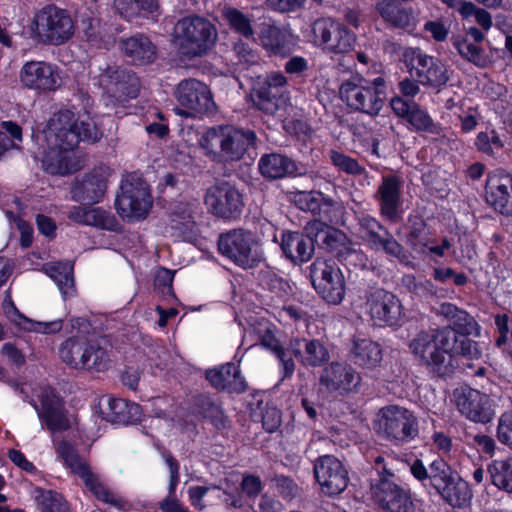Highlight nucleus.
I'll return each instance as SVG.
<instances>
[{"instance_id":"obj_1","label":"nucleus","mask_w":512,"mask_h":512,"mask_svg":"<svg viewBox=\"0 0 512 512\" xmlns=\"http://www.w3.org/2000/svg\"><path fill=\"white\" fill-rule=\"evenodd\" d=\"M103 136L95 119L89 113L75 117L69 110L59 111L49 120L44 130L42 166L51 174L65 175L81 168L75 148L80 141L95 143Z\"/></svg>"},{"instance_id":"obj_2","label":"nucleus","mask_w":512,"mask_h":512,"mask_svg":"<svg viewBox=\"0 0 512 512\" xmlns=\"http://www.w3.org/2000/svg\"><path fill=\"white\" fill-rule=\"evenodd\" d=\"M393 462L389 455L373 458L379 479L371 483L372 499L385 512H415L409 489L396 482Z\"/></svg>"},{"instance_id":"obj_3","label":"nucleus","mask_w":512,"mask_h":512,"mask_svg":"<svg viewBox=\"0 0 512 512\" xmlns=\"http://www.w3.org/2000/svg\"><path fill=\"white\" fill-rule=\"evenodd\" d=\"M255 140L256 135L251 130L217 126L208 129L198 142L205 154L213 160L237 161L255 144Z\"/></svg>"},{"instance_id":"obj_4","label":"nucleus","mask_w":512,"mask_h":512,"mask_svg":"<svg viewBox=\"0 0 512 512\" xmlns=\"http://www.w3.org/2000/svg\"><path fill=\"white\" fill-rule=\"evenodd\" d=\"M56 453L63 461L64 465L69 468L73 474L81 478L85 487L97 500L109 504L118 510L124 511L129 508L128 501L111 490L72 445L66 441H61L56 446Z\"/></svg>"},{"instance_id":"obj_5","label":"nucleus","mask_w":512,"mask_h":512,"mask_svg":"<svg viewBox=\"0 0 512 512\" xmlns=\"http://www.w3.org/2000/svg\"><path fill=\"white\" fill-rule=\"evenodd\" d=\"M339 94L352 110L378 115L387 97L386 80L382 76L373 79L353 77L341 84Z\"/></svg>"},{"instance_id":"obj_6","label":"nucleus","mask_w":512,"mask_h":512,"mask_svg":"<svg viewBox=\"0 0 512 512\" xmlns=\"http://www.w3.org/2000/svg\"><path fill=\"white\" fill-rule=\"evenodd\" d=\"M32 37L45 45H62L74 33V25L70 14L54 4L37 10L30 24Z\"/></svg>"},{"instance_id":"obj_7","label":"nucleus","mask_w":512,"mask_h":512,"mask_svg":"<svg viewBox=\"0 0 512 512\" xmlns=\"http://www.w3.org/2000/svg\"><path fill=\"white\" fill-rule=\"evenodd\" d=\"M61 360L75 369L106 370L110 358L107 351L89 336L80 333L67 338L59 347Z\"/></svg>"},{"instance_id":"obj_8","label":"nucleus","mask_w":512,"mask_h":512,"mask_svg":"<svg viewBox=\"0 0 512 512\" xmlns=\"http://www.w3.org/2000/svg\"><path fill=\"white\" fill-rule=\"evenodd\" d=\"M377 434L383 439L401 445L418 435V421L412 411L399 405L381 408L374 423Z\"/></svg>"},{"instance_id":"obj_9","label":"nucleus","mask_w":512,"mask_h":512,"mask_svg":"<svg viewBox=\"0 0 512 512\" xmlns=\"http://www.w3.org/2000/svg\"><path fill=\"white\" fill-rule=\"evenodd\" d=\"M176 39L189 56H200L213 46L217 39V32L210 21L190 16L179 20L175 26Z\"/></svg>"},{"instance_id":"obj_10","label":"nucleus","mask_w":512,"mask_h":512,"mask_svg":"<svg viewBox=\"0 0 512 512\" xmlns=\"http://www.w3.org/2000/svg\"><path fill=\"white\" fill-rule=\"evenodd\" d=\"M29 389V386H16V391L24 401H28L35 408L39 419L46 424L47 429L52 433L67 430L70 427V422L64 413L62 400L54 390L47 386L31 389L41 403L39 408L34 397H30Z\"/></svg>"},{"instance_id":"obj_11","label":"nucleus","mask_w":512,"mask_h":512,"mask_svg":"<svg viewBox=\"0 0 512 512\" xmlns=\"http://www.w3.org/2000/svg\"><path fill=\"white\" fill-rule=\"evenodd\" d=\"M116 197L117 213L129 222L146 218L152 207V197L146 182L130 177L122 181Z\"/></svg>"},{"instance_id":"obj_12","label":"nucleus","mask_w":512,"mask_h":512,"mask_svg":"<svg viewBox=\"0 0 512 512\" xmlns=\"http://www.w3.org/2000/svg\"><path fill=\"white\" fill-rule=\"evenodd\" d=\"M362 312L373 325L379 327L397 325L402 318L400 300L390 291L383 288H371L362 298Z\"/></svg>"},{"instance_id":"obj_13","label":"nucleus","mask_w":512,"mask_h":512,"mask_svg":"<svg viewBox=\"0 0 512 512\" xmlns=\"http://www.w3.org/2000/svg\"><path fill=\"white\" fill-rule=\"evenodd\" d=\"M176 99L180 107L175 108L176 114L185 117H198L216 111V103L209 87L197 80H182L176 89Z\"/></svg>"},{"instance_id":"obj_14","label":"nucleus","mask_w":512,"mask_h":512,"mask_svg":"<svg viewBox=\"0 0 512 512\" xmlns=\"http://www.w3.org/2000/svg\"><path fill=\"white\" fill-rule=\"evenodd\" d=\"M313 287L330 304H339L345 297L344 276L332 260L316 259L310 266Z\"/></svg>"},{"instance_id":"obj_15","label":"nucleus","mask_w":512,"mask_h":512,"mask_svg":"<svg viewBox=\"0 0 512 512\" xmlns=\"http://www.w3.org/2000/svg\"><path fill=\"white\" fill-rule=\"evenodd\" d=\"M404 57L412 76L424 86L440 88L450 79L448 69L442 61L419 48L407 49Z\"/></svg>"},{"instance_id":"obj_16","label":"nucleus","mask_w":512,"mask_h":512,"mask_svg":"<svg viewBox=\"0 0 512 512\" xmlns=\"http://www.w3.org/2000/svg\"><path fill=\"white\" fill-rule=\"evenodd\" d=\"M19 80L24 88L41 93L56 91L62 84L60 68L39 60L24 63L19 72Z\"/></svg>"},{"instance_id":"obj_17","label":"nucleus","mask_w":512,"mask_h":512,"mask_svg":"<svg viewBox=\"0 0 512 512\" xmlns=\"http://www.w3.org/2000/svg\"><path fill=\"white\" fill-rule=\"evenodd\" d=\"M314 42L331 53H346L355 44L354 35L332 18H319L312 24Z\"/></svg>"},{"instance_id":"obj_18","label":"nucleus","mask_w":512,"mask_h":512,"mask_svg":"<svg viewBox=\"0 0 512 512\" xmlns=\"http://www.w3.org/2000/svg\"><path fill=\"white\" fill-rule=\"evenodd\" d=\"M218 246L222 254L244 268H251L258 261L256 242L251 232L237 229L223 234Z\"/></svg>"},{"instance_id":"obj_19","label":"nucleus","mask_w":512,"mask_h":512,"mask_svg":"<svg viewBox=\"0 0 512 512\" xmlns=\"http://www.w3.org/2000/svg\"><path fill=\"white\" fill-rule=\"evenodd\" d=\"M204 202L210 213L225 219L238 217L244 206L240 192L227 182L207 189Z\"/></svg>"},{"instance_id":"obj_20","label":"nucleus","mask_w":512,"mask_h":512,"mask_svg":"<svg viewBox=\"0 0 512 512\" xmlns=\"http://www.w3.org/2000/svg\"><path fill=\"white\" fill-rule=\"evenodd\" d=\"M98 84L107 94L117 102L135 98L139 89L138 78L130 71L118 66H107L98 76Z\"/></svg>"},{"instance_id":"obj_21","label":"nucleus","mask_w":512,"mask_h":512,"mask_svg":"<svg viewBox=\"0 0 512 512\" xmlns=\"http://www.w3.org/2000/svg\"><path fill=\"white\" fill-rule=\"evenodd\" d=\"M454 401L459 412L476 423H488L495 415L491 398L470 387L454 390Z\"/></svg>"},{"instance_id":"obj_22","label":"nucleus","mask_w":512,"mask_h":512,"mask_svg":"<svg viewBox=\"0 0 512 512\" xmlns=\"http://www.w3.org/2000/svg\"><path fill=\"white\" fill-rule=\"evenodd\" d=\"M314 475L322 493L336 496L348 485V472L342 462L332 455L319 457L314 464Z\"/></svg>"},{"instance_id":"obj_23","label":"nucleus","mask_w":512,"mask_h":512,"mask_svg":"<svg viewBox=\"0 0 512 512\" xmlns=\"http://www.w3.org/2000/svg\"><path fill=\"white\" fill-rule=\"evenodd\" d=\"M409 349L415 359L423 366L431 369L439 375L450 371L448 364H445V355L435 342V336L431 332L422 331L410 342Z\"/></svg>"},{"instance_id":"obj_24","label":"nucleus","mask_w":512,"mask_h":512,"mask_svg":"<svg viewBox=\"0 0 512 512\" xmlns=\"http://www.w3.org/2000/svg\"><path fill=\"white\" fill-rule=\"evenodd\" d=\"M486 201L501 214L512 212V175L495 171L486 181Z\"/></svg>"},{"instance_id":"obj_25","label":"nucleus","mask_w":512,"mask_h":512,"mask_svg":"<svg viewBox=\"0 0 512 512\" xmlns=\"http://www.w3.org/2000/svg\"><path fill=\"white\" fill-rule=\"evenodd\" d=\"M109 175L110 170L101 167L77 180L71 189L72 199L77 202H100L106 192Z\"/></svg>"},{"instance_id":"obj_26","label":"nucleus","mask_w":512,"mask_h":512,"mask_svg":"<svg viewBox=\"0 0 512 512\" xmlns=\"http://www.w3.org/2000/svg\"><path fill=\"white\" fill-rule=\"evenodd\" d=\"M408 243L418 254L429 256L431 259L442 258L451 248V242L447 238L440 241L433 238L426 225L420 221L415 223L409 232Z\"/></svg>"},{"instance_id":"obj_27","label":"nucleus","mask_w":512,"mask_h":512,"mask_svg":"<svg viewBox=\"0 0 512 512\" xmlns=\"http://www.w3.org/2000/svg\"><path fill=\"white\" fill-rule=\"evenodd\" d=\"M403 180L397 175H385L382 177L375 194L379 202L381 215L389 220H395L402 204L401 190Z\"/></svg>"},{"instance_id":"obj_28","label":"nucleus","mask_w":512,"mask_h":512,"mask_svg":"<svg viewBox=\"0 0 512 512\" xmlns=\"http://www.w3.org/2000/svg\"><path fill=\"white\" fill-rule=\"evenodd\" d=\"M360 382L359 374L349 365L331 363L321 374L320 383L330 392L345 394L352 391Z\"/></svg>"},{"instance_id":"obj_29","label":"nucleus","mask_w":512,"mask_h":512,"mask_svg":"<svg viewBox=\"0 0 512 512\" xmlns=\"http://www.w3.org/2000/svg\"><path fill=\"white\" fill-rule=\"evenodd\" d=\"M206 378L214 388L230 393H243L248 388L240 367L232 362L207 370Z\"/></svg>"},{"instance_id":"obj_30","label":"nucleus","mask_w":512,"mask_h":512,"mask_svg":"<svg viewBox=\"0 0 512 512\" xmlns=\"http://www.w3.org/2000/svg\"><path fill=\"white\" fill-rule=\"evenodd\" d=\"M288 349L289 356L293 355L306 367H319L329 360V352L319 340L294 338L290 340Z\"/></svg>"},{"instance_id":"obj_31","label":"nucleus","mask_w":512,"mask_h":512,"mask_svg":"<svg viewBox=\"0 0 512 512\" xmlns=\"http://www.w3.org/2000/svg\"><path fill=\"white\" fill-rule=\"evenodd\" d=\"M67 216L78 224L103 230L113 231L118 225L116 218L101 207L73 206Z\"/></svg>"},{"instance_id":"obj_32","label":"nucleus","mask_w":512,"mask_h":512,"mask_svg":"<svg viewBox=\"0 0 512 512\" xmlns=\"http://www.w3.org/2000/svg\"><path fill=\"white\" fill-rule=\"evenodd\" d=\"M281 249L292 262H307L314 252V241L308 233L284 232L281 237Z\"/></svg>"},{"instance_id":"obj_33","label":"nucleus","mask_w":512,"mask_h":512,"mask_svg":"<svg viewBox=\"0 0 512 512\" xmlns=\"http://www.w3.org/2000/svg\"><path fill=\"white\" fill-rule=\"evenodd\" d=\"M259 41L262 47L274 55L285 56L291 52L292 34L276 25L262 24Z\"/></svg>"},{"instance_id":"obj_34","label":"nucleus","mask_w":512,"mask_h":512,"mask_svg":"<svg viewBox=\"0 0 512 512\" xmlns=\"http://www.w3.org/2000/svg\"><path fill=\"white\" fill-rule=\"evenodd\" d=\"M436 314L442 316L454 331L461 335L478 334V324L466 311L452 303H442L436 309Z\"/></svg>"},{"instance_id":"obj_35","label":"nucleus","mask_w":512,"mask_h":512,"mask_svg":"<svg viewBox=\"0 0 512 512\" xmlns=\"http://www.w3.org/2000/svg\"><path fill=\"white\" fill-rule=\"evenodd\" d=\"M121 48L134 64H148L156 58V47L148 37L142 34L123 40Z\"/></svg>"},{"instance_id":"obj_36","label":"nucleus","mask_w":512,"mask_h":512,"mask_svg":"<svg viewBox=\"0 0 512 512\" xmlns=\"http://www.w3.org/2000/svg\"><path fill=\"white\" fill-rule=\"evenodd\" d=\"M103 417L118 424H130L141 420L142 410L136 403H128L123 399L109 398L107 408L102 411Z\"/></svg>"},{"instance_id":"obj_37","label":"nucleus","mask_w":512,"mask_h":512,"mask_svg":"<svg viewBox=\"0 0 512 512\" xmlns=\"http://www.w3.org/2000/svg\"><path fill=\"white\" fill-rule=\"evenodd\" d=\"M258 166L261 174L269 179H279L295 175L297 172L295 162L289 157L278 153L262 156Z\"/></svg>"},{"instance_id":"obj_38","label":"nucleus","mask_w":512,"mask_h":512,"mask_svg":"<svg viewBox=\"0 0 512 512\" xmlns=\"http://www.w3.org/2000/svg\"><path fill=\"white\" fill-rule=\"evenodd\" d=\"M351 354L357 365L366 368H374L382 360L380 345L370 338L360 336L354 337Z\"/></svg>"},{"instance_id":"obj_39","label":"nucleus","mask_w":512,"mask_h":512,"mask_svg":"<svg viewBox=\"0 0 512 512\" xmlns=\"http://www.w3.org/2000/svg\"><path fill=\"white\" fill-rule=\"evenodd\" d=\"M4 310L6 316L11 322L27 331L43 334H54L63 328V321L61 319L47 322L33 321L21 314L13 305V303L6 304L4 306Z\"/></svg>"},{"instance_id":"obj_40","label":"nucleus","mask_w":512,"mask_h":512,"mask_svg":"<svg viewBox=\"0 0 512 512\" xmlns=\"http://www.w3.org/2000/svg\"><path fill=\"white\" fill-rule=\"evenodd\" d=\"M197 206L198 204L194 201L180 202L174 207L170 216V226L178 236L185 237L193 232Z\"/></svg>"},{"instance_id":"obj_41","label":"nucleus","mask_w":512,"mask_h":512,"mask_svg":"<svg viewBox=\"0 0 512 512\" xmlns=\"http://www.w3.org/2000/svg\"><path fill=\"white\" fill-rule=\"evenodd\" d=\"M294 202L298 208L303 211H309L320 217H327L328 209L337 203L326 198L321 192L309 191L298 192L294 196Z\"/></svg>"},{"instance_id":"obj_42","label":"nucleus","mask_w":512,"mask_h":512,"mask_svg":"<svg viewBox=\"0 0 512 512\" xmlns=\"http://www.w3.org/2000/svg\"><path fill=\"white\" fill-rule=\"evenodd\" d=\"M488 472L498 489L512 494V457L493 460L488 466Z\"/></svg>"},{"instance_id":"obj_43","label":"nucleus","mask_w":512,"mask_h":512,"mask_svg":"<svg viewBox=\"0 0 512 512\" xmlns=\"http://www.w3.org/2000/svg\"><path fill=\"white\" fill-rule=\"evenodd\" d=\"M279 91L268 87L262 81H258L253 87L251 97L254 105L266 114L273 115L278 110Z\"/></svg>"},{"instance_id":"obj_44","label":"nucleus","mask_w":512,"mask_h":512,"mask_svg":"<svg viewBox=\"0 0 512 512\" xmlns=\"http://www.w3.org/2000/svg\"><path fill=\"white\" fill-rule=\"evenodd\" d=\"M439 494L447 503L454 507L465 505L472 496L468 484L459 479L458 476H455Z\"/></svg>"},{"instance_id":"obj_45","label":"nucleus","mask_w":512,"mask_h":512,"mask_svg":"<svg viewBox=\"0 0 512 512\" xmlns=\"http://www.w3.org/2000/svg\"><path fill=\"white\" fill-rule=\"evenodd\" d=\"M224 20L230 28L246 39H254L252 20L236 8L226 7L222 11Z\"/></svg>"},{"instance_id":"obj_46","label":"nucleus","mask_w":512,"mask_h":512,"mask_svg":"<svg viewBox=\"0 0 512 512\" xmlns=\"http://www.w3.org/2000/svg\"><path fill=\"white\" fill-rule=\"evenodd\" d=\"M88 42L97 48H109L115 42V31L102 26L99 20H91L85 29Z\"/></svg>"},{"instance_id":"obj_47","label":"nucleus","mask_w":512,"mask_h":512,"mask_svg":"<svg viewBox=\"0 0 512 512\" xmlns=\"http://www.w3.org/2000/svg\"><path fill=\"white\" fill-rule=\"evenodd\" d=\"M407 121L412 129L418 132H427L430 134L438 135L441 132V127L435 123L427 111L423 110L418 104L412 106V111L409 114Z\"/></svg>"},{"instance_id":"obj_48","label":"nucleus","mask_w":512,"mask_h":512,"mask_svg":"<svg viewBox=\"0 0 512 512\" xmlns=\"http://www.w3.org/2000/svg\"><path fill=\"white\" fill-rule=\"evenodd\" d=\"M455 476L457 475L451 467L441 458L434 460L429 466V481L438 493L447 487Z\"/></svg>"},{"instance_id":"obj_49","label":"nucleus","mask_w":512,"mask_h":512,"mask_svg":"<svg viewBox=\"0 0 512 512\" xmlns=\"http://www.w3.org/2000/svg\"><path fill=\"white\" fill-rule=\"evenodd\" d=\"M431 333L435 336V342L440 348V351H443L445 355V364L449 365L452 354H455L458 349L457 347L461 340V335L458 336V332L454 331L451 327H445Z\"/></svg>"},{"instance_id":"obj_50","label":"nucleus","mask_w":512,"mask_h":512,"mask_svg":"<svg viewBox=\"0 0 512 512\" xmlns=\"http://www.w3.org/2000/svg\"><path fill=\"white\" fill-rule=\"evenodd\" d=\"M36 501L42 512H68V504L63 496L52 490H36Z\"/></svg>"},{"instance_id":"obj_51","label":"nucleus","mask_w":512,"mask_h":512,"mask_svg":"<svg viewBox=\"0 0 512 512\" xmlns=\"http://www.w3.org/2000/svg\"><path fill=\"white\" fill-rule=\"evenodd\" d=\"M262 345L266 348L270 349L276 357L279 359L283 370H284V377H289L294 373L295 370V364L292 358L289 356V349H284L277 340L274 335H272L270 332H267L262 337Z\"/></svg>"},{"instance_id":"obj_52","label":"nucleus","mask_w":512,"mask_h":512,"mask_svg":"<svg viewBox=\"0 0 512 512\" xmlns=\"http://www.w3.org/2000/svg\"><path fill=\"white\" fill-rule=\"evenodd\" d=\"M47 274L55 281L64 295H70L73 290L72 266L56 263L46 267Z\"/></svg>"},{"instance_id":"obj_53","label":"nucleus","mask_w":512,"mask_h":512,"mask_svg":"<svg viewBox=\"0 0 512 512\" xmlns=\"http://www.w3.org/2000/svg\"><path fill=\"white\" fill-rule=\"evenodd\" d=\"M306 233L313 239L314 243L322 245L327 249H334L335 230L322 221H312L305 226Z\"/></svg>"},{"instance_id":"obj_54","label":"nucleus","mask_w":512,"mask_h":512,"mask_svg":"<svg viewBox=\"0 0 512 512\" xmlns=\"http://www.w3.org/2000/svg\"><path fill=\"white\" fill-rule=\"evenodd\" d=\"M475 146L481 153L496 155L504 146V142L495 130H487L477 134Z\"/></svg>"},{"instance_id":"obj_55","label":"nucleus","mask_w":512,"mask_h":512,"mask_svg":"<svg viewBox=\"0 0 512 512\" xmlns=\"http://www.w3.org/2000/svg\"><path fill=\"white\" fill-rule=\"evenodd\" d=\"M361 237L371 246L380 243V237L387 231L374 217L361 215L358 217Z\"/></svg>"},{"instance_id":"obj_56","label":"nucleus","mask_w":512,"mask_h":512,"mask_svg":"<svg viewBox=\"0 0 512 512\" xmlns=\"http://www.w3.org/2000/svg\"><path fill=\"white\" fill-rule=\"evenodd\" d=\"M454 46L458 53L468 61L474 63L479 67H484L487 64V57L482 48L470 42L467 39H457Z\"/></svg>"},{"instance_id":"obj_57","label":"nucleus","mask_w":512,"mask_h":512,"mask_svg":"<svg viewBox=\"0 0 512 512\" xmlns=\"http://www.w3.org/2000/svg\"><path fill=\"white\" fill-rule=\"evenodd\" d=\"M330 160L338 170L347 174L358 175L364 171V168L355 159L339 151H331Z\"/></svg>"},{"instance_id":"obj_58","label":"nucleus","mask_w":512,"mask_h":512,"mask_svg":"<svg viewBox=\"0 0 512 512\" xmlns=\"http://www.w3.org/2000/svg\"><path fill=\"white\" fill-rule=\"evenodd\" d=\"M497 439L504 445L512 448V411L503 413L497 426Z\"/></svg>"},{"instance_id":"obj_59","label":"nucleus","mask_w":512,"mask_h":512,"mask_svg":"<svg viewBox=\"0 0 512 512\" xmlns=\"http://www.w3.org/2000/svg\"><path fill=\"white\" fill-rule=\"evenodd\" d=\"M307 0H266V6L277 13H294L304 8Z\"/></svg>"},{"instance_id":"obj_60","label":"nucleus","mask_w":512,"mask_h":512,"mask_svg":"<svg viewBox=\"0 0 512 512\" xmlns=\"http://www.w3.org/2000/svg\"><path fill=\"white\" fill-rule=\"evenodd\" d=\"M234 51L239 62L245 66L257 65L260 61L257 51L253 50L248 44L242 41L235 43Z\"/></svg>"},{"instance_id":"obj_61","label":"nucleus","mask_w":512,"mask_h":512,"mask_svg":"<svg viewBox=\"0 0 512 512\" xmlns=\"http://www.w3.org/2000/svg\"><path fill=\"white\" fill-rule=\"evenodd\" d=\"M371 247L374 249H383L387 254L396 258H400L403 255L402 246L388 231H384V234L380 237V243H374Z\"/></svg>"},{"instance_id":"obj_62","label":"nucleus","mask_w":512,"mask_h":512,"mask_svg":"<svg viewBox=\"0 0 512 512\" xmlns=\"http://www.w3.org/2000/svg\"><path fill=\"white\" fill-rule=\"evenodd\" d=\"M457 348L455 355H461L467 359H478L481 355L477 343L466 338L465 335H461V340Z\"/></svg>"},{"instance_id":"obj_63","label":"nucleus","mask_w":512,"mask_h":512,"mask_svg":"<svg viewBox=\"0 0 512 512\" xmlns=\"http://www.w3.org/2000/svg\"><path fill=\"white\" fill-rule=\"evenodd\" d=\"M241 488L248 497H256L262 490V482L258 476L246 475L243 477Z\"/></svg>"},{"instance_id":"obj_64","label":"nucleus","mask_w":512,"mask_h":512,"mask_svg":"<svg viewBox=\"0 0 512 512\" xmlns=\"http://www.w3.org/2000/svg\"><path fill=\"white\" fill-rule=\"evenodd\" d=\"M158 505L162 512H191L176 496H166Z\"/></svg>"}]
</instances>
